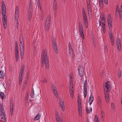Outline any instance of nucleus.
Wrapping results in <instances>:
<instances>
[{"label": "nucleus", "mask_w": 122, "mask_h": 122, "mask_svg": "<svg viewBox=\"0 0 122 122\" xmlns=\"http://www.w3.org/2000/svg\"><path fill=\"white\" fill-rule=\"evenodd\" d=\"M46 51L45 50H44L42 52L41 55V66L43 67L44 65V63L46 66Z\"/></svg>", "instance_id": "1"}, {"label": "nucleus", "mask_w": 122, "mask_h": 122, "mask_svg": "<svg viewBox=\"0 0 122 122\" xmlns=\"http://www.w3.org/2000/svg\"><path fill=\"white\" fill-rule=\"evenodd\" d=\"M79 31L81 38L83 39H84V36L83 33V28L82 23L80 21L79 23Z\"/></svg>", "instance_id": "2"}, {"label": "nucleus", "mask_w": 122, "mask_h": 122, "mask_svg": "<svg viewBox=\"0 0 122 122\" xmlns=\"http://www.w3.org/2000/svg\"><path fill=\"white\" fill-rule=\"evenodd\" d=\"M78 71L79 75L80 76L82 77L83 76L84 73L83 67L81 66H78Z\"/></svg>", "instance_id": "3"}, {"label": "nucleus", "mask_w": 122, "mask_h": 122, "mask_svg": "<svg viewBox=\"0 0 122 122\" xmlns=\"http://www.w3.org/2000/svg\"><path fill=\"white\" fill-rule=\"evenodd\" d=\"M53 46V49L55 52L56 53H58V50L57 49V45L56 41L54 40L52 41Z\"/></svg>", "instance_id": "4"}, {"label": "nucleus", "mask_w": 122, "mask_h": 122, "mask_svg": "<svg viewBox=\"0 0 122 122\" xmlns=\"http://www.w3.org/2000/svg\"><path fill=\"white\" fill-rule=\"evenodd\" d=\"M10 107L11 115H12L13 114V101L12 99L10 101Z\"/></svg>", "instance_id": "5"}, {"label": "nucleus", "mask_w": 122, "mask_h": 122, "mask_svg": "<svg viewBox=\"0 0 122 122\" xmlns=\"http://www.w3.org/2000/svg\"><path fill=\"white\" fill-rule=\"evenodd\" d=\"M20 51L21 58L22 59L23 58L24 53V45L22 44L20 45Z\"/></svg>", "instance_id": "6"}, {"label": "nucleus", "mask_w": 122, "mask_h": 122, "mask_svg": "<svg viewBox=\"0 0 122 122\" xmlns=\"http://www.w3.org/2000/svg\"><path fill=\"white\" fill-rule=\"evenodd\" d=\"M109 83L108 81H107L106 83V85L104 86V88L105 91V90H108V91L110 90V88L111 87V84H109Z\"/></svg>", "instance_id": "7"}, {"label": "nucleus", "mask_w": 122, "mask_h": 122, "mask_svg": "<svg viewBox=\"0 0 122 122\" xmlns=\"http://www.w3.org/2000/svg\"><path fill=\"white\" fill-rule=\"evenodd\" d=\"M108 90H105V91L104 90L105 100L106 102H108V101H109V94L108 92Z\"/></svg>", "instance_id": "8"}, {"label": "nucleus", "mask_w": 122, "mask_h": 122, "mask_svg": "<svg viewBox=\"0 0 122 122\" xmlns=\"http://www.w3.org/2000/svg\"><path fill=\"white\" fill-rule=\"evenodd\" d=\"M60 104L62 110L64 111L65 109L64 102L61 99H60Z\"/></svg>", "instance_id": "9"}, {"label": "nucleus", "mask_w": 122, "mask_h": 122, "mask_svg": "<svg viewBox=\"0 0 122 122\" xmlns=\"http://www.w3.org/2000/svg\"><path fill=\"white\" fill-rule=\"evenodd\" d=\"M81 103H78V112L79 116L80 117L81 116Z\"/></svg>", "instance_id": "10"}, {"label": "nucleus", "mask_w": 122, "mask_h": 122, "mask_svg": "<svg viewBox=\"0 0 122 122\" xmlns=\"http://www.w3.org/2000/svg\"><path fill=\"white\" fill-rule=\"evenodd\" d=\"M97 102L98 105L100 107L102 105V102L101 98L99 96L97 98Z\"/></svg>", "instance_id": "11"}, {"label": "nucleus", "mask_w": 122, "mask_h": 122, "mask_svg": "<svg viewBox=\"0 0 122 122\" xmlns=\"http://www.w3.org/2000/svg\"><path fill=\"white\" fill-rule=\"evenodd\" d=\"M83 13L84 21H87V16L85 10H84L83 11Z\"/></svg>", "instance_id": "12"}, {"label": "nucleus", "mask_w": 122, "mask_h": 122, "mask_svg": "<svg viewBox=\"0 0 122 122\" xmlns=\"http://www.w3.org/2000/svg\"><path fill=\"white\" fill-rule=\"evenodd\" d=\"M15 53L16 54H18V45L17 42L16 41L15 42Z\"/></svg>", "instance_id": "13"}, {"label": "nucleus", "mask_w": 122, "mask_h": 122, "mask_svg": "<svg viewBox=\"0 0 122 122\" xmlns=\"http://www.w3.org/2000/svg\"><path fill=\"white\" fill-rule=\"evenodd\" d=\"M94 98L93 96H92L91 95L90 97L89 98V102L90 105H91L94 100Z\"/></svg>", "instance_id": "14"}, {"label": "nucleus", "mask_w": 122, "mask_h": 122, "mask_svg": "<svg viewBox=\"0 0 122 122\" xmlns=\"http://www.w3.org/2000/svg\"><path fill=\"white\" fill-rule=\"evenodd\" d=\"M32 4V3L31 2V1H30L29 3V8H28V10L29 11H32V7L31 6V5Z\"/></svg>", "instance_id": "15"}, {"label": "nucleus", "mask_w": 122, "mask_h": 122, "mask_svg": "<svg viewBox=\"0 0 122 122\" xmlns=\"http://www.w3.org/2000/svg\"><path fill=\"white\" fill-rule=\"evenodd\" d=\"M56 118L57 122H61V120L58 114H56Z\"/></svg>", "instance_id": "16"}, {"label": "nucleus", "mask_w": 122, "mask_h": 122, "mask_svg": "<svg viewBox=\"0 0 122 122\" xmlns=\"http://www.w3.org/2000/svg\"><path fill=\"white\" fill-rule=\"evenodd\" d=\"M4 76L5 74L4 72L0 70V78H4Z\"/></svg>", "instance_id": "17"}, {"label": "nucleus", "mask_w": 122, "mask_h": 122, "mask_svg": "<svg viewBox=\"0 0 122 122\" xmlns=\"http://www.w3.org/2000/svg\"><path fill=\"white\" fill-rule=\"evenodd\" d=\"M32 11H28V18L29 19V20L32 17V13L31 12Z\"/></svg>", "instance_id": "18"}, {"label": "nucleus", "mask_w": 122, "mask_h": 122, "mask_svg": "<svg viewBox=\"0 0 122 122\" xmlns=\"http://www.w3.org/2000/svg\"><path fill=\"white\" fill-rule=\"evenodd\" d=\"M3 21L4 28L6 29L7 27V20H4Z\"/></svg>", "instance_id": "19"}, {"label": "nucleus", "mask_w": 122, "mask_h": 122, "mask_svg": "<svg viewBox=\"0 0 122 122\" xmlns=\"http://www.w3.org/2000/svg\"><path fill=\"white\" fill-rule=\"evenodd\" d=\"M88 10L89 16H90L91 17H92V14L91 8L88 9Z\"/></svg>", "instance_id": "20"}, {"label": "nucleus", "mask_w": 122, "mask_h": 122, "mask_svg": "<svg viewBox=\"0 0 122 122\" xmlns=\"http://www.w3.org/2000/svg\"><path fill=\"white\" fill-rule=\"evenodd\" d=\"M25 67V65H23L21 67V68L20 71V73H23L24 72V68Z\"/></svg>", "instance_id": "21"}, {"label": "nucleus", "mask_w": 122, "mask_h": 122, "mask_svg": "<svg viewBox=\"0 0 122 122\" xmlns=\"http://www.w3.org/2000/svg\"><path fill=\"white\" fill-rule=\"evenodd\" d=\"M0 114L1 113L0 115L1 116L4 115L5 114L4 109H0Z\"/></svg>", "instance_id": "22"}, {"label": "nucleus", "mask_w": 122, "mask_h": 122, "mask_svg": "<svg viewBox=\"0 0 122 122\" xmlns=\"http://www.w3.org/2000/svg\"><path fill=\"white\" fill-rule=\"evenodd\" d=\"M117 46H121V41L118 38L117 41Z\"/></svg>", "instance_id": "23"}, {"label": "nucleus", "mask_w": 122, "mask_h": 122, "mask_svg": "<svg viewBox=\"0 0 122 122\" xmlns=\"http://www.w3.org/2000/svg\"><path fill=\"white\" fill-rule=\"evenodd\" d=\"M53 92L54 93L55 95L56 96L57 98H58L59 97H58V94L56 90H55L53 91Z\"/></svg>", "instance_id": "24"}, {"label": "nucleus", "mask_w": 122, "mask_h": 122, "mask_svg": "<svg viewBox=\"0 0 122 122\" xmlns=\"http://www.w3.org/2000/svg\"><path fill=\"white\" fill-rule=\"evenodd\" d=\"M3 15V21L4 20H7V18L6 16L5 13L2 14Z\"/></svg>", "instance_id": "25"}, {"label": "nucleus", "mask_w": 122, "mask_h": 122, "mask_svg": "<svg viewBox=\"0 0 122 122\" xmlns=\"http://www.w3.org/2000/svg\"><path fill=\"white\" fill-rule=\"evenodd\" d=\"M0 96L3 100L5 96V94L4 92H1L0 94Z\"/></svg>", "instance_id": "26"}, {"label": "nucleus", "mask_w": 122, "mask_h": 122, "mask_svg": "<svg viewBox=\"0 0 122 122\" xmlns=\"http://www.w3.org/2000/svg\"><path fill=\"white\" fill-rule=\"evenodd\" d=\"M46 58L47 59V60L46 59V62H47V63H46V69H49V60L48 59H47V58L46 57Z\"/></svg>", "instance_id": "27"}, {"label": "nucleus", "mask_w": 122, "mask_h": 122, "mask_svg": "<svg viewBox=\"0 0 122 122\" xmlns=\"http://www.w3.org/2000/svg\"><path fill=\"white\" fill-rule=\"evenodd\" d=\"M23 74L22 73H20L19 74V80H20V81H21L22 79V76H23Z\"/></svg>", "instance_id": "28"}, {"label": "nucleus", "mask_w": 122, "mask_h": 122, "mask_svg": "<svg viewBox=\"0 0 122 122\" xmlns=\"http://www.w3.org/2000/svg\"><path fill=\"white\" fill-rule=\"evenodd\" d=\"M40 116L39 114H38L35 118L34 119L35 120H38L40 118Z\"/></svg>", "instance_id": "29"}, {"label": "nucleus", "mask_w": 122, "mask_h": 122, "mask_svg": "<svg viewBox=\"0 0 122 122\" xmlns=\"http://www.w3.org/2000/svg\"><path fill=\"white\" fill-rule=\"evenodd\" d=\"M18 12H15V19H17V21L18 20Z\"/></svg>", "instance_id": "30"}, {"label": "nucleus", "mask_w": 122, "mask_h": 122, "mask_svg": "<svg viewBox=\"0 0 122 122\" xmlns=\"http://www.w3.org/2000/svg\"><path fill=\"white\" fill-rule=\"evenodd\" d=\"M34 94V92L33 89L32 90L30 94V96L31 98L33 97V96Z\"/></svg>", "instance_id": "31"}, {"label": "nucleus", "mask_w": 122, "mask_h": 122, "mask_svg": "<svg viewBox=\"0 0 122 122\" xmlns=\"http://www.w3.org/2000/svg\"><path fill=\"white\" fill-rule=\"evenodd\" d=\"M6 6L3 1H2V9L6 8Z\"/></svg>", "instance_id": "32"}, {"label": "nucleus", "mask_w": 122, "mask_h": 122, "mask_svg": "<svg viewBox=\"0 0 122 122\" xmlns=\"http://www.w3.org/2000/svg\"><path fill=\"white\" fill-rule=\"evenodd\" d=\"M102 25L103 30L104 33H105V32L104 31V29H105V28H106L105 23H102Z\"/></svg>", "instance_id": "33"}, {"label": "nucleus", "mask_w": 122, "mask_h": 122, "mask_svg": "<svg viewBox=\"0 0 122 122\" xmlns=\"http://www.w3.org/2000/svg\"><path fill=\"white\" fill-rule=\"evenodd\" d=\"M47 21H51V17L50 15H48L47 16V19H46V22H47Z\"/></svg>", "instance_id": "34"}, {"label": "nucleus", "mask_w": 122, "mask_h": 122, "mask_svg": "<svg viewBox=\"0 0 122 122\" xmlns=\"http://www.w3.org/2000/svg\"><path fill=\"white\" fill-rule=\"evenodd\" d=\"M108 23H111L112 22V20L110 16H108Z\"/></svg>", "instance_id": "35"}, {"label": "nucleus", "mask_w": 122, "mask_h": 122, "mask_svg": "<svg viewBox=\"0 0 122 122\" xmlns=\"http://www.w3.org/2000/svg\"><path fill=\"white\" fill-rule=\"evenodd\" d=\"M6 8L5 9V8H3V9H2V14L3 13H5V14L6 13Z\"/></svg>", "instance_id": "36"}, {"label": "nucleus", "mask_w": 122, "mask_h": 122, "mask_svg": "<svg viewBox=\"0 0 122 122\" xmlns=\"http://www.w3.org/2000/svg\"><path fill=\"white\" fill-rule=\"evenodd\" d=\"M35 4H37V5H38L39 6V4H40V1L39 0H35Z\"/></svg>", "instance_id": "37"}, {"label": "nucleus", "mask_w": 122, "mask_h": 122, "mask_svg": "<svg viewBox=\"0 0 122 122\" xmlns=\"http://www.w3.org/2000/svg\"><path fill=\"white\" fill-rule=\"evenodd\" d=\"M47 22H48L47 23V30L49 29L50 28V21H47Z\"/></svg>", "instance_id": "38"}, {"label": "nucleus", "mask_w": 122, "mask_h": 122, "mask_svg": "<svg viewBox=\"0 0 122 122\" xmlns=\"http://www.w3.org/2000/svg\"><path fill=\"white\" fill-rule=\"evenodd\" d=\"M47 22H48L47 23V30L49 29L50 28V21H47Z\"/></svg>", "instance_id": "39"}, {"label": "nucleus", "mask_w": 122, "mask_h": 122, "mask_svg": "<svg viewBox=\"0 0 122 122\" xmlns=\"http://www.w3.org/2000/svg\"><path fill=\"white\" fill-rule=\"evenodd\" d=\"M3 116V117H1V118L2 119H3L2 121L3 122H5L6 119L5 118V114L4 115H2Z\"/></svg>", "instance_id": "40"}, {"label": "nucleus", "mask_w": 122, "mask_h": 122, "mask_svg": "<svg viewBox=\"0 0 122 122\" xmlns=\"http://www.w3.org/2000/svg\"><path fill=\"white\" fill-rule=\"evenodd\" d=\"M28 94L27 93L25 95V102H26L27 100L28 99Z\"/></svg>", "instance_id": "41"}, {"label": "nucleus", "mask_w": 122, "mask_h": 122, "mask_svg": "<svg viewBox=\"0 0 122 122\" xmlns=\"http://www.w3.org/2000/svg\"><path fill=\"white\" fill-rule=\"evenodd\" d=\"M84 93H87V87H83Z\"/></svg>", "instance_id": "42"}, {"label": "nucleus", "mask_w": 122, "mask_h": 122, "mask_svg": "<svg viewBox=\"0 0 122 122\" xmlns=\"http://www.w3.org/2000/svg\"><path fill=\"white\" fill-rule=\"evenodd\" d=\"M87 80H85L84 82V87H87V86H86V85L87 84Z\"/></svg>", "instance_id": "43"}, {"label": "nucleus", "mask_w": 122, "mask_h": 122, "mask_svg": "<svg viewBox=\"0 0 122 122\" xmlns=\"http://www.w3.org/2000/svg\"><path fill=\"white\" fill-rule=\"evenodd\" d=\"M51 87L52 91L56 89V87L55 86L53 85H52Z\"/></svg>", "instance_id": "44"}, {"label": "nucleus", "mask_w": 122, "mask_h": 122, "mask_svg": "<svg viewBox=\"0 0 122 122\" xmlns=\"http://www.w3.org/2000/svg\"><path fill=\"white\" fill-rule=\"evenodd\" d=\"M27 83V80H25L24 82V84L23 85V87H25V86Z\"/></svg>", "instance_id": "45"}, {"label": "nucleus", "mask_w": 122, "mask_h": 122, "mask_svg": "<svg viewBox=\"0 0 122 122\" xmlns=\"http://www.w3.org/2000/svg\"><path fill=\"white\" fill-rule=\"evenodd\" d=\"M85 26L86 28L87 27V21H84Z\"/></svg>", "instance_id": "46"}, {"label": "nucleus", "mask_w": 122, "mask_h": 122, "mask_svg": "<svg viewBox=\"0 0 122 122\" xmlns=\"http://www.w3.org/2000/svg\"><path fill=\"white\" fill-rule=\"evenodd\" d=\"M120 20L122 21V12H120Z\"/></svg>", "instance_id": "47"}, {"label": "nucleus", "mask_w": 122, "mask_h": 122, "mask_svg": "<svg viewBox=\"0 0 122 122\" xmlns=\"http://www.w3.org/2000/svg\"><path fill=\"white\" fill-rule=\"evenodd\" d=\"M16 61H17L19 59V54H16Z\"/></svg>", "instance_id": "48"}, {"label": "nucleus", "mask_w": 122, "mask_h": 122, "mask_svg": "<svg viewBox=\"0 0 122 122\" xmlns=\"http://www.w3.org/2000/svg\"><path fill=\"white\" fill-rule=\"evenodd\" d=\"M108 26H109V28H112V24L111 23H108Z\"/></svg>", "instance_id": "49"}, {"label": "nucleus", "mask_w": 122, "mask_h": 122, "mask_svg": "<svg viewBox=\"0 0 122 122\" xmlns=\"http://www.w3.org/2000/svg\"><path fill=\"white\" fill-rule=\"evenodd\" d=\"M118 76L120 77L121 76V71H118Z\"/></svg>", "instance_id": "50"}, {"label": "nucleus", "mask_w": 122, "mask_h": 122, "mask_svg": "<svg viewBox=\"0 0 122 122\" xmlns=\"http://www.w3.org/2000/svg\"><path fill=\"white\" fill-rule=\"evenodd\" d=\"M53 6H57V4L56 0H54L53 3Z\"/></svg>", "instance_id": "51"}, {"label": "nucleus", "mask_w": 122, "mask_h": 122, "mask_svg": "<svg viewBox=\"0 0 122 122\" xmlns=\"http://www.w3.org/2000/svg\"><path fill=\"white\" fill-rule=\"evenodd\" d=\"M0 109H4L3 103L0 104Z\"/></svg>", "instance_id": "52"}, {"label": "nucleus", "mask_w": 122, "mask_h": 122, "mask_svg": "<svg viewBox=\"0 0 122 122\" xmlns=\"http://www.w3.org/2000/svg\"><path fill=\"white\" fill-rule=\"evenodd\" d=\"M116 12H117V11L118 12L119 11V8L118 5H117L116 7Z\"/></svg>", "instance_id": "53"}, {"label": "nucleus", "mask_w": 122, "mask_h": 122, "mask_svg": "<svg viewBox=\"0 0 122 122\" xmlns=\"http://www.w3.org/2000/svg\"><path fill=\"white\" fill-rule=\"evenodd\" d=\"M117 46V50L119 51H120V49L121 48V46Z\"/></svg>", "instance_id": "54"}, {"label": "nucleus", "mask_w": 122, "mask_h": 122, "mask_svg": "<svg viewBox=\"0 0 122 122\" xmlns=\"http://www.w3.org/2000/svg\"><path fill=\"white\" fill-rule=\"evenodd\" d=\"M15 12H18V8L17 6H16L15 8Z\"/></svg>", "instance_id": "55"}, {"label": "nucleus", "mask_w": 122, "mask_h": 122, "mask_svg": "<svg viewBox=\"0 0 122 122\" xmlns=\"http://www.w3.org/2000/svg\"><path fill=\"white\" fill-rule=\"evenodd\" d=\"M103 0H99V5H102Z\"/></svg>", "instance_id": "56"}, {"label": "nucleus", "mask_w": 122, "mask_h": 122, "mask_svg": "<svg viewBox=\"0 0 122 122\" xmlns=\"http://www.w3.org/2000/svg\"><path fill=\"white\" fill-rule=\"evenodd\" d=\"M86 112L88 113H90V110H89L88 108L86 107Z\"/></svg>", "instance_id": "57"}, {"label": "nucleus", "mask_w": 122, "mask_h": 122, "mask_svg": "<svg viewBox=\"0 0 122 122\" xmlns=\"http://www.w3.org/2000/svg\"><path fill=\"white\" fill-rule=\"evenodd\" d=\"M77 101L78 103H81V100L79 97H78V98Z\"/></svg>", "instance_id": "58"}, {"label": "nucleus", "mask_w": 122, "mask_h": 122, "mask_svg": "<svg viewBox=\"0 0 122 122\" xmlns=\"http://www.w3.org/2000/svg\"><path fill=\"white\" fill-rule=\"evenodd\" d=\"M111 107H112L113 108H114V107L115 106L114 104L112 102L111 104Z\"/></svg>", "instance_id": "59"}, {"label": "nucleus", "mask_w": 122, "mask_h": 122, "mask_svg": "<svg viewBox=\"0 0 122 122\" xmlns=\"http://www.w3.org/2000/svg\"><path fill=\"white\" fill-rule=\"evenodd\" d=\"M110 41H111V43L112 45H114V40H110Z\"/></svg>", "instance_id": "60"}, {"label": "nucleus", "mask_w": 122, "mask_h": 122, "mask_svg": "<svg viewBox=\"0 0 122 122\" xmlns=\"http://www.w3.org/2000/svg\"><path fill=\"white\" fill-rule=\"evenodd\" d=\"M104 1L105 3L107 4L108 3V0H104Z\"/></svg>", "instance_id": "61"}, {"label": "nucleus", "mask_w": 122, "mask_h": 122, "mask_svg": "<svg viewBox=\"0 0 122 122\" xmlns=\"http://www.w3.org/2000/svg\"><path fill=\"white\" fill-rule=\"evenodd\" d=\"M70 92H73V89L72 88H70Z\"/></svg>", "instance_id": "62"}, {"label": "nucleus", "mask_w": 122, "mask_h": 122, "mask_svg": "<svg viewBox=\"0 0 122 122\" xmlns=\"http://www.w3.org/2000/svg\"><path fill=\"white\" fill-rule=\"evenodd\" d=\"M87 9L91 8V6L90 5H87Z\"/></svg>", "instance_id": "63"}, {"label": "nucleus", "mask_w": 122, "mask_h": 122, "mask_svg": "<svg viewBox=\"0 0 122 122\" xmlns=\"http://www.w3.org/2000/svg\"><path fill=\"white\" fill-rule=\"evenodd\" d=\"M104 114V113L103 111H102L101 113V115L103 116Z\"/></svg>", "instance_id": "64"}]
</instances>
